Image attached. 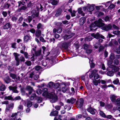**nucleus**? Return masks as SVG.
I'll use <instances>...</instances> for the list:
<instances>
[{
  "instance_id": "obj_1",
  "label": "nucleus",
  "mask_w": 120,
  "mask_h": 120,
  "mask_svg": "<svg viewBox=\"0 0 120 120\" xmlns=\"http://www.w3.org/2000/svg\"><path fill=\"white\" fill-rule=\"evenodd\" d=\"M66 34H65L63 37V38L64 40H67L71 38L75 34V33H72L70 30H68Z\"/></svg>"
},
{
  "instance_id": "obj_2",
  "label": "nucleus",
  "mask_w": 120,
  "mask_h": 120,
  "mask_svg": "<svg viewBox=\"0 0 120 120\" xmlns=\"http://www.w3.org/2000/svg\"><path fill=\"white\" fill-rule=\"evenodd\" d=\"M71 45L69 42H64L61 43L60 45V48L62 49L67 50L69 46Z\"/></svg>"
},
{
  "instance_id": "obj_3",
  "label": "nucleus",
  "mask_w": 120,
  "mask_h": 120,
  "mask_svg": "<svg viewBox=\"0 0 120 120\" xmlns=\"http://www.w3.org/2000/svg\"><path fill=\"white\" fill-rule=\"evenodd\" d=\"M66 86V83L65 82H62L61 83H60V88L62 89V92L64 93H65L68 90Z\"/></svg>"
},
{
  "instance_id": "obj_4",
  "label": "nucleus",
  "mask_w": 120,
  "mask_h": 120,
  "mask_svg": "<svg viewBox=\"0 0 120 120\" xmlns=\"http://www.w3.org/2000/svg\"><path fill=\"white\" fill-rule=\"evenodd\" d=\"M49 98L51 99V102L52 103L56 102L58 98L57 96L55 94H53L51 93L50 94Z\"/></svg>"
},
{
  "instance_id": "obj_5",
  "label": "nucleus",
  "mask_w": 120,
  "mask_h": 120,
  "mask_svg": "<svg viewBox=\"0 0 120 120\" xmlns=\"http://www.w3.org/2000/svg\"><path fill=\"white\" fill-rule=\"evenodd\" d=\"M112 28V25L111 24H105L102 27V30H111Z\"/></svg>"
},
{
  "instance_id": "obj_6",
  "label": "nucleus",
  "mask_w": 120,
  "mask_h": 120,
  "mask_svg": "<svg viewBox=\"0 0 120 120\" xmlns=\"http://www.w3.org/2000/svg\"><path fill=\"white\" fill-rule=\"evenodd\" d=\"M13 55L15 57V60L16 61L15 65L16 66H18L19 64L20 60L18 57L20 55L17 52L14 53Z\"/></svg>"
},
{
  "instance_id": "obj_7",
  "label": "nucleus",
  "mask_w": 120,
  "mask_h": 120,
  "mask_svg": "<svg viewBox=\"0 0 120 120\" xmlns=\"http://www.w3.org/2000/svg\"><path fill=\"white\" fill-rule=\"evenodd\" d=\"M10 91H11L13 93H18L19 91L17 90V87L16 86H10L8 87Z\"/></svg>"
},
{
  "instance_id": "obj_8",
  "label": "nucleus",
  "mask_w": 120,
  "mask_h": 120,
  "mask_svg": "<svg viewBox=\"0 0 120 120\" xmlns=\"http://www.w3.org/2000/svg\"><path fill=\"white\" fill-rule=\"evenodd\" d=\"M55 25L57 27V29L54 28L53 30H62V27L63 25L62 23L60 22L55 23Z\"/></svg>"
},
{
  "instance_id": "obj_9",
  "label": "nucleus",
  "mask_w": 120,
  "mask_h": 120,
  "mask_svg": "<svg viewBox=\"0 0 120 120\" xmlns=\"http://www.w3.org/2000/svg\"><path fill=\"white\" fill-rule=\"evenodd\" d=\"M27 8V7L26 5H23L20 8H18L17 11L19 12H22L23 11L26 10Z\"/></svg>"
},
{
  "instance_id": "obj_10",
  "label": "nucleus",
  "mask_w": 120,
  "mask_h": 120,
  "mask_svg": "<svg viewBox=\"0 0 120 120\" xmlns=\"http://www.w3.org/2000/svg\"><path fill=\"white\" fill-rule=\"evenodd\" d=\"M86 21V18L85 17H82L79 20V24L80 25H83Z\"/></svg>"
},
{
  "instance_id": "obj_11",
  "label": "nucleus",
  "mask_w": 120,
  "mask_h": 120,
  "mask_svg": "<svg viewBox=\"0 0 120 120\" xmlns=\"http://www.w3.org/2000/svg\"><path fill=\"white\" fill-rule=\"evenodd\" d=\"M95 24L96 25V26L98 27L99 28H100L103 26L105 25V23H103L100 22H94Z\"/></svg>"
},
{
  "instance_id": "obj_12",
  "label": "nucleus",
  "mask_w": 120,
  "mask_h": 120,
  "mask_svg": "<svg viewBox=\"0 0 120 120\" xmlns=\"http://www.w3.org/2000/svg\"><path fill=\"white\" fill-rule=\"evenodd\" d=\"M96 110V109L92 108L91 107L87 109V111L90 112V113L92 115H94L95 114V112L94 110Z\"/></svg>"
},
{
  "instance_id": "obj_13",
  "label": "nucleus",
  "mask_w": 120,
  "mask_h": 120,
  "mask_svg": "<svg viewBox=\"0 0 120 120\" xmlns=\"http://www.w3.org/2000/svg\"><path fill=\"white\" fill-rule=\"evenodd\" d=\"M26 90L29 91V95L31 94L34 89L33 88L30 86H27L26 87Z\"/></svg>"
},
{
  "instance_id": "obj_14",
  "label": "nucleus",
  "mask_w": 120,
  "mask_h": 120,
  "mask_svg": "<svg viewBox=\"0 0 120 120\" xmlns=\"http://www.w3.org/2000/svg\"><path fill=\"white\" fill-rule=\"evenodd\" d=\"M91 35L92 36L94 37L97 39H99L100 38V34L98 33H97L96 34H94V33L91 34Z\"/></svg>"
},
{
  "instance_id": "obj_15",
  "label": "nucleus",
  "mask_w": 120,
  "mask_h": 120,
  "mask_svg": "<svg viewBox=\"0 0 120 120\" xmlns=\"http://www.w3.org/2000/svg\"><path fill=\"white\" fill-rule=\"evenodd\" d=\"M11 24L10 22H8L5 24L3 26V28L4 29H8L11 28Z\"/></svg>"
},
{
  "instance_id": "obj_16",
  "label": "nucleus",
  "mask_w": 120,
  "mask_h": 120,
  "mask_svg": "<svg viewBox=\"0 0 120 120\" xmlns=\"http://www.w3.org/2000/svg\"><path fill=\"white\" fill-rule=\"evenodd\" d=\"M4 81L7 84H8L11 82V79L9 76L5 77L4 79Z\"/></svg>"
},
{
  "instance_id": "obj_17",
  "label": "nucleus",
  "mask_w": 120,
  "mask_h": 120,
  "mask_svg": "<svg viewBox=\"0 0 120 120\" xmlns=\"http://www.w3.org/2000/svg\"><path fill=\"white\" fill-rule=\"evenodd\" d=\"M76 100V99L74 98H71V99L70 100L68 99L67 100V103H71L72 104L74 103Z\"/></svg>"
},
{
  "instance_id": "obj_18",
  "label": "nucleus",
  "mask_w": 120,
  "mask_h": 120,
  "mask_svg": "<svg viewBox=\"0 0 120 120\" xmlns=\"http://www.w3.org/2000/svg\"><path fill=\"white\" fill-rule=\"evenodd\" d=\"M58 112L57 111H53L50 113V115L51 116H57L58 115Z\"/></svg>"
},
{
  "instance_id": "obj_19",
  "label": "nucleus",
  "mask_w": 120,
  "mask_h": 120,
  "mask_svg": "<svg viewBox=\"0 0 120 120\" xmlns=\"http://www.w3.org/2000/svg\"><path fill=\"white\" fill-rule=\"evenodd\" d=\"M97 72V71L96 70H94L92 71L91 74H89V77L90 79H91L94 76V75L95 73H96Z\"/></svg>"
},
{
  "instance_id": "obj_20",
  "label": "nucleus",
  "mask_w": 120,
  "mask_h": 120,
  "mask_svg": "<svg viewBox=\"0 0 120 120\" xmlns=\"http://www.w3.org/2000/svg\"><path fill=\"white\" fill-rule=\"evenodd\" d=\"M34 53L35 56L36 57H38L41 55V49L38 50L36 51Z\"/></svg>"
},
{
  "instance_id": "obj_21",
  "label": "nucleus",
  "mask_w": 120,
  "mask_h": 120,
  "mask_svg": "<svg viewBox=\"0 0 120 120\" xmlns=\"http://www.w3.org/2000/svg\"><path fill=\"white\" fill-rule=\"evenodd\" d=\"M51 94V93H49L48 91L44 92H43L42 94V95L44 97H46L48 98H49V97L50 96V94Z\"/></svg>"
},
{
  "instance_id": "obj_22",
  "label": "nucleus",
  "mask_w": 120,
  "mask_h": 120,
  "mask_svg": "<svg viewBox=\"0 0 120 120\" xmlns=\"http://www.w3.org/2000/svg\"><path fill=\"white\" fill-rule=\"evenodd\" d=\"M96 25L95 24L94 22V23H92L90 26V30H96L97 29V28H95L94 30L91 28H94L96 27Z\"/></svg>"
},
{
  "instance_id": "obj_23",
  "label": "nucleus",
  "mask_w": 120,
  "mask_h": 120,
  "mask_svg": "<svg viewBox=\"0 0 120 120\" xmlns=\"http://www.w3.org/2000/svg\"><path fill=\"white\" fill-rule=\"evenodd\" d=\"M62 9L60 8H59L58 9L57 12L55 14V16L56 17H58L59 16L62 11Z\"/></svg>"
},
{
  "instance_id": "obj_24",
  "label": "nucleus",
  "mask_w": 120,
  "mask_h": 120,
  "mask_svg": "<svg viewBox=\"0 0 120 120\" xmlns=\"http://www.w3.org/2000/svg\"><path fill=\"white\" fill-rule=\"evenodd\" d=\"M4 100H11L12 101H14V99L12 97L11 95L9 96H6L4 98Z\"/></svg>"
},
{
  "instance_id": "obj_25",
  "label": "nucleus",
  "mask_w": 120,
  "mask_h": 120,
  "mask_svg": "<svg viewBox=\"0 0 120 120\" xmlns=\"http://www.w3.org/2000/svg\"><path fill=\"white\" fill-rule=\"evenodd\" d=\"M41 30H36L35 33V35L37 38L39 37L41 35Z\"/></svg>"
},
{
  "instance_id": "obj_26",
  "label": "nucleus",
  "mask_w": 120,
  "mask_h": 120,
  "mask_svg": "<svg viewBox=\"0 0 120 120\" xmlns=\"http://www.w3.org/2000/svg\"><path fill=\"white\" fill-rule=\"evenodd\" d=\"M44 26L41 23H39L37 26V28L38 30L41 29L42 30L44 29Z\"/></svg>"
},
{
  "instance_id": "obj_27",
  "label": "nucleus",
  "mask_w": 120,
  "mask_h": 120,
  "mask_svg": "<svg viewBox=\"0 0 120 120\" xmlns=\"http://www.w3.org/2000/svg\"><path fill=\"white\" fill-rule=\"evenodd\" d=\"M30 37L27 35H26L24 37V39L26 42H27L30 39Z\"/></svg>"
},
{
  "instance_id": "obj_28",
  "label": "nucleus",
  "mask_w": 120,
  "mask_h": 120,
  "mask_svg": "<svg viewBox=\"0 0 120 120\" xmlns=\"http://www.w3.org/2000/svg\"><path fill=\"white\" fill-rule=\"evenodd\" d=\"M36 11L35 10H33L32 11V13L33 14L35 15L36 17H38L39 15V12L36 13Z\"/></svg>"
},
{
  "instance_id": "obj_29",
  "label": "nucleus",
  "mask_w": 120,
  "mask_h": 120,
  "mask_svg": "<svg viewBox=\"0 0 120 120\" xmlns=\"http://www.w3.org/2000/svg\"><path fill=\"white\" fill-rule=\"evenodd\" d=\"M107 75L108 76H112L114 75V73L112 70L111 71H109L107 72Z\"/></svg>"
},
{
  "instance_id": "obj_30",
  "label": "nucleus",
  "mask_w": 120,
  "mask_h": 120,
  "mask_svg": "<svg viewBox=\"0 0 120 120\" xmlns=\"http://www.w3.org/2000/svg\"><path fill=\"white\" fill-rule=\"evenodd\" d=\"M94 5L92 4L90 6L88 9V10L90 11H93L94 9Z\"/></svg>"
},
{
  "instance_id": "obj_31",
  "label": "nucleus",
  "mask_w": 120,
  "mask_h": 120,
  "mask_svg": "<svg viewBox=\"0 0 120 120\" xmlns=\"http://www.w3.org/2000/svg\"><path fill=\"white\" fill-rule=\"evenodd\" d=\"M36 100H37V102L38 103H40L42 101V98L41 97H37Z\"/></svg>"
},
{
  "instance_id": "obj_32",
  "label": "nucleus",
  "mask_w": 120,
  "mask_h": 120,
  "mask_svg": "<svg viewBox=\"0 0 120 120\" xmlns=\"http://www.w3.org/2000/svg\"><path fill=\"white\" fill-rule=\"evenodd\" d=\"M60 83L58 82L54 84V87L55 88H60Z\"/></svg>"
},
{
  "instance_id": "obj_33",
  "label": "nucleus",
  "mask_w": 120,
  "mask_h": 120,
  "mask_svg": "<svg viewBox=\"0 0 120 120\" xmlns=\"http://www.w3.org/2000/svg\"><path fill=\"white\" fill-rule=\"evenodd\" d=\"M10 6V4H8L7 2H6L5 3V4L3 6V8H9Z\"/></svg>"
},
{
  "instance_id": "obj_34",
  "label": "nucleus",
  "mask_w": 120,
  "mask_h": 120,
  "mask_svg": "<svg viewBox=\"0 0 120 120\" xmlns=\"http://www.w3.org/2000/svg\"><path fill=\"white\" fill-rule=\"evenodd\" d=\"M110 99L112 102H116V100L115 97L114 95H112L111 96L110 98Z\"/></svg>"
},
{
  "instance_id": "obj_35",
  "label": "nucleus",
  "mask_w": 120,
  "mask_h": 120,
  "mask_svg": "<svg viewBox=\"0 0 120 120\" xmlns=\"http://www.w3.org/2000/svg\"><path fill=\"white\" fill-rule=\"evenodd\" d=\"M104 47L102 45H101L98 48V52L99 53L101 52L104 49Z\"/></svg>"
},
{
  "instance_id": "obj_36",
  "label": "nucleus",
  "mask_w": 120,
  "mask_h": 120,
  "mask_svg": "<svg viewBox=\"0 0 120 120\" xmlns=\"http://www.w3.org/2000/svg\"><path fill=\"white\" fill-rule=\"evenodd\" d=\"M115 7V5L111 3L108 7V8L110 10H111L114 8Z\"/></svg>"
},
{
  "instance_id": "obj_37",
  "label": "nucleus",
  "mask_w": 120,
  "mask_h": 120,
  "mask_svg": "<svg viewBox=\"0 0 120 120\" xmlns=\"http://www.w3.org/2000/svg\"><path fill=\"white\" fill-rule=\"evenodd\" d=\"M32 101H28L27 104V107L28 108H30L32 106Z\"/></svg>"
},
{
  "instance_id": "obj_38",
  "label": "nucleus",
  "mask_w": 120,
  "mask_h": 120,
  "mask_svg": "<svg viewBox=\"0 0 120 120\" xmlns=\"http://www.w3.org/2000/svg\"><path fill=\"white\" fill-rule=\"evenodd\" d=\"M10 76L12 79H14L16 78V77H17V75L16 74L11 73L10 74Z\"/></svg>"
},
{
  "instance_id": "obj_39",
  "label": "nucleus",
  "mask_w": 120,
  "mask_h": 120,
  "mask_svg": "<svg viewBox=\"0 0 120 120\" xmlns=\"http://www.w3.org/2000/svg\"><path fill=\"white\" fill-rule=\"evenodd\" d=\"M93 38L91 37H86L85 38V41H91Z\"/></svg>"
},
{
  "instance_id": "obj_40",
  "label": "nucleus",
  "mask_w": 120,
  "mask_h": 120,
  "mask_svg": "<svg viewBox=\"0 0 120 120\" xmlns=\"http://www.w3.org/2000/svg\"><path fill=\"white\" fill-rule=\"evenodd\" d=\"M99 77V75L98 73H95L94 75V79H96Z\"/></svg>"
},
{
  "instance_id": "obj_41",
  "label": "nucleus",
  "mask_w": 120,
  "mask_h": 120,
  "mask_svg": "<svg viewBox=\"0 0 120 120\" xmlns=\"http://www.w3.org/2000/svg\"><path fill=\"white\" fill-rule=\"evenodd\" d=\"M5 89V86L3 85L2 84L0 86V91H4Z\"/></svg>"
},
{
  "instance_id": "obj_42",
  "label": "nucleus",
  "mask_w": 120,
  "mask_h": 120,
  "mask_svg": "<svg viewBox=\"0 0 120 120\" xmlns=\"http://www.w3.org/2000/svg\"><path fill=\"white\" fill-rule=\"evenodd\" d=\"M119 68L118 67H117L116 66L113 69H112V70L113 72L115 73L117 71L119 70Z\"/></svg>"
},
{
  "instance_id": "obj_43",
  "label": "nucleus",
  "mask_w": 120,
  "mask_h": 120,
  "mask_svg": "<svg viewBox=\"0 0 120 120\" xmlns=\"http://www.w3.org/2000/svg\"><path fill=\"white\" fill-rule=\"evenodd\" d=\"M109 58L111 60H113L115 59V56L114 54L111 53Z\"/></svg>"
},
{
  "instance_id": "obj_44",
  "label": "nucleus",
  "mask_w": 120,
  "mask_h": 120,
  "mask_svg": "<svg viewBox=\"0 0 120 120\" xmlns=\"http://www.w3.org/2000/svg\"><path fill=\"white\" fill-rule=\"evenodd\" d=\"M25 64L28 66H30L31 64V62L30 61H26Z\"/></svg>"
},
{
  "instance_id": "obj_45",
  "label": "nucleus",
  "mask_w": 120,
  "mask_h": 120,
  "mask_svg": "<svg viewBox=\"0 0 120 120\" xmlns=\"http://www.w3.org/2000/svg\"><path fill=\"white\" fill-rule=\"evenodd\" d=\"M99 113L101 116L105 118L106 117L105 114L103 112L101 111H100Z\"/></svg>"
},
{
  "instance_id": "obj_46",
  "label": "nucleus",
  "mask_w": 120,
  "mask_h": 120,
  "mask_svg": "<svg viewBox=\"0 0 120 120\" xmlns=\"http://www.w3.org/2000/svg\"><path fill=\"white\" fill-rule=\"evenodd\" d=\"M41 67L39 65H37L35 66L34 68L36 70L38 71L41 68Z\"/></svg>"
},
{
  "instance_id": "obj_47",
  "label": "nucleus",
  "mask_w": 120,
  "mask_h": 120,
  "mask_svg": "<svg viewBox=\"0 0 120 120\" xmlns=\"http://www.w3.org/2000/svg\"><path fill=\"white\" fill-rule=\"evenodd\" d=\"M83 46L84 49L86 50L89 48V46L88 45L84 43L83 45Z\"/></svg>"
},
{
  "instance_id": "obj_48",
  "label": "nucleus",
  "mask_w": 120,
  "mask_h": 120,
  "mask_svg": "<svg viewBox=\"0 0 120 120\" xmlns=\"http://www.w3.org/2000/svg\"><path fill=\"white\" fill-rule=\"evenodd\" d=\"M58 1L57 0H56L55 1H52L51 4L53 5H56L58 3Z\"/></svg>"
},
{
  "instance_id": "obj_49",
  "label": "nucleus",
  "mask_w": 120,
  "mask_h": 120,
  "mask_svg": "<svg viewBox=\"0 0 120 120\" xmlns=\"http://www.w3.org/2000/svg\"><path fill=\"white\" fill-rule=\"evenodd\" d=\"M112 27L114 29H116L117 30H119V27L114 24H113L112 25Z\"/></svg>"
},
{
  "instance_id": "obj_50",
  "label": "nucleus",
  "mask_w": 120,
  "mask_h": 120,
  "mask_svg": "<svg viewBox=\"0 0 120 120\" xmlns=\"http://www.w3.org/2000/svg\"><path fill=\"white\" fill-rule=\"evenodd\" d=\"M2 14L3 16L4 17H6L8 15L6 11H2Z\"/></svg>"
},
{
  "instance_id": "obj_51",
  "label": "nucleus",
  "mask_w": 120,
  "mask_h": 120,
  "mask_svg": "<svg viewBox=\"0 0 120 120\" xmlns=\"http://www.w3.org/2000/svg\"><path fill=\"white\" fill-rule=\"evenodd\" d=\"M113 83L115 84H117L119 82V80L118 79H116V80L113 82Z\"/></svg>"
},
{
  "instance_id": "obj_52",
  "label": "nucleus",
  "mask_w": 120,
  "mask_h": 120,
  "mask_svg": "<svg viewBox=\"0 0 120 120\" xmlns=\"http://www.w3.org/2000/svg\"><path fill=\"white\" fill-rule=\"evenodd\" d=\"M92 51V50L91 49H87L86 50V52L87 54L91 53Z\"/></svg>"
},
{
  "instance_id": "obj_53",
  "label": "nucleus",
  "mask_w": 120,
  "mask_h": 120,
  "mask_svg": "<svg viewBox=\"0 0 120 120\" xmlns=\"http://www.w3.org/2000/svg\"><path fill=\"white\" fill-rule=\"evenodd\" d=\"M113 33L115 34L120 35L119 30H115L113 32Z\"/></svg>"
},
{
  "instance_id": "obj_54",
  "label": "nucleus",
  "mask_w": 120,
  "mask_h": 120,
  "mask_svg": "<svg viewBox=\"0 0 120 120\" xmlns=\"http://www.w3.org/2000/svg\"><path fill=\"white\" fill-rule=\"evenodd\" d=\"M40 40L42 42H46V41L42 37H40Z\"/></svg>"
},
{
  "instance_id": "obj_55",
  "label": "nucleus",
  "mask_w": 120,
  "mask_h": 120,
  "mask_svg": "<svg viewBox=\"0 0 120 120\" xmlns=\"http://www.w3.org/2000/svg\"><path fill=\"white\" fill-rule=\"evenodd\" d=\"M24 55L26 59L28 58V56H29V55H28V54L26 52H24Z\"/></svg>"
},
{
  "instance_id": "obj_56",
  "label": "nucleus",
  "mask_w": 120,
  "mask_h": 120,
  "mask_svg": "<svg viewBox=\"0 0 120 120\" xmlns=\"http://www.w3.org/2000/svg\"><path fill=\"white\" fill-rule=\"evenodd\" d=\"M48 85L49 87H51L54 86L53 83L52 82H50L49 83Z\"/></svg>"
},
{
  "instance_id": "obj_57",
  "label": "nucleus",
  "mask_w": 120,
  "mask_h": 120,
  "mask_svg": "<svg viewBox=\"0 0 120 120\" xmlns=\"http://www.w3.org/2000/svg\"><path fill=\"white\" fill-rule=\"evenodd\" d=\"M14 104L13 103H10V104L8 105V108H10V109L11 108H13V107Z\"/></svg>"
},
{
  "instance_id": "obj_58",
  "label": "nucleus",
  "mask_w": 120,
  "mask_h": 120,
  "mask_svg": "<svg viewBox=\"0 0 120 120\" xmlns=\"http://www.w3.org/2000/svg\"><path fill=\"white\" fill-rule=\"evenodd\" d=\"M20 60L21 62H24L25 61V58L23 56H21L20 58Z\"/></svg>"
},
{
  "instance_id": "obj_59",
  "label": "nucleus",
  "mask_w": 120,
  "mask_h": 120,
  "mask_svg": "<svg viewBox=\"0 0 120 120\" xmlns=\"http://www.w3.org/2000/svg\"><path fill=\"white\" fill-rule=\"evenodd\" d=\"M114 63L115 64H116V65L118 64L119 63L118 60L117 59H115L114 61Z\"/></svg>"
},
{
  "instance_id": "obj_60",
  "label": "nucleus",
  "mask_w": 120,
  "mask_h": 120,
  "mask_svg": "<svg viewBox=\"0 0 120 120\" xmlns=\"http://www.w3.org/2000/svg\"><path fill=\"white\" fill-rule=\"evenodd\" d=\"M17 19V18L15 16H13L11 19V20L14 22L15 21H16Z\"/></svg>"
},
{
  "instance_id": "obj_61",
  "label": "nucleus",
  "mask_w": 120,
  "mask_h": 120,
  "mask_svg": "<svg viewBox=\"0 0 120 120\" xmlns=\"http://www.w3.org/2000/svg\"><path fill=\"white\" fill-rule=\"evenodd\" d=\"M84 101L83 98H80L79 99V102L83 104Z\"/></svg>"
},
{
  "instance_id": "obj_62",
  "label": "nucleus",
  "mask_w": 120,
  "mask_h": 120,
  "mask_svg": "<svg viewBox=\"0 0 120 120\" xmlns=\"http://www.w3.org/2000/svg\"><path fill=\"white\" fill-rule=\"evenodd\" d=\"M82 9L81 8L78 9V12L79 14H82L83 13V11L82 10Z\"/></svg>"
},
{
  "instance_id": "obj_63",
  "label": "nucleus",
  "mask_w": 120,
  "mask_h": 120,
  "mask_svg": "<svg viewBox=\"0 0 120 120\" xmlns=\"http://www.w3.org/2000/svg\"><path fill=\"white\" fill-rule=\"evenodd\" d=\"M116 102H117V104L118 105H120V99L117 98L116 100Z\"/></svg>"
},
{
  "instance_id": "obj_64",
  "label": "nucleus",
  "mask_w": 120,
  "mask_h": 120,
  "mask_svg": "<svg viewBox=\"0 0 120 120\" xmlns=\"http://www.w3.org/2000/svg\"><path fill=\"white\" fill-rule=\"evenodd\" d=\"M109 19V17L108 16H106L105 17L104 20L105 21L107 22L108 21Z\"/></svg>"
}]
</instances>
